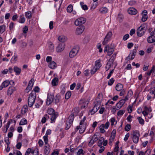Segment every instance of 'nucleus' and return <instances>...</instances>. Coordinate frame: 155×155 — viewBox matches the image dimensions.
Segmentation results:
<instances>
[{
    "mask_svg": "<svg viewBox=\"0 0 155 155\" xmlns=\"http://www.w3.org/2000/svg\"><path fill=\"white\" fill-rule=\"evenodd\" d=\"M67 38L66 37L63 35L60 36H59L58 38V40L62 42L65 41L67 40Z\"/></svg>",
    "mask_w": 155,
    "mask_h": 155,
    "instance_id": "nucleus-19",
    "label": "nucleus"
},
{
    "mask_svg": "<svg viewBox=\"0 0 155 155\" xmlns=\"http://www.w3.org/2000/svg\"><path fill=\"white\" fill-rule=\"evenodd\" d=\"M148 18V16H142L141 20L143 22L145 21Z\"/></svg>",
    "mask_w": 155,
    "mask_h": 155,
    "instance_id": "nucleus-60",
    "label": "nucleus"
},
{
    "mask_svg": "<svg viewBox=\"0 0 155 155\" xmlns=\"http://www.w3.org/2000/svg\"><path fill=\"white\" fill-rule=\"evenodd\" d=\"M128 12L129 14L135 15L137 13V11L135 8H131L129 9Z\"/></svg>",
    "mask_w": 155,
    "mask_h": 155,
    "instance_id": "nucleus-10",
    "label": "nucleus"
},
{
    "mask_svg": "<svg viewBox=\"0 0 155 155\" xmlns=\"http://www.w3.org/2000/svg\"><path fill=\"white\" fill-rule=\"evenodd\" d=\"M72 124H70L69 122L67 121L66 124L65 129L66 130L68 129L71 126Z\"/></svg>",
    "mask_w": 155,
    "mask_h": 155,
    "instance_id": "nucleus-44",
    "label": "nucleus"
},
{
    "mask_svg": "<svg viewBox=\"0 0 155 155\" xmlns=\"http://www.w3.org/2000/svg\"><path fill=\"white\" fill-rule=\"evenodd\" d=\"M50 152V149L49 148V146L48 144H47V145L45 146V148L44 150V153L46 155H48Z\"/></svg>",
    "mask_w": 155,
    "mask_h": 155,
    "instance_id": "nucleus-18",
    "label": "nucleus"
},
{
    "mask_svg": "<svg viewBox=\"0 0 155 155\" xmlns=\"http://www.w3.org/2000/svg\"><path fill=\"white\" fill-rule=\"evenodd\" d=\"M61 99V97L60 95L57 94L54 97L55 103L58 104L60 100Z\"/></svg>",
    "mask_w": 155,
    "mask_h": 155,
    "instance_id": "nucleus-33",
    "label": "nucleus"
},
{
    "mask_svg": "<svg viewBox=\"0 0 155 155\" xmlns=\"http://www.w3.org/2000/svg\"><path fill=\"white\" fill-rule=\"evenodd\" d=\"M79 112V108L76 107L74 108L71 112V115L74 116H76Z\"/></svg>",
    "mask_w": 155,
    "mask_h": 155,
    "instance_id": "nucleus-15",
    "label": "nucleus"
},
{
    "mask_svg": "<svg viewBox=\"0 0 155 155\" xmlns=\"http://www.w3.org/2000/svg\"><path fill=\"white\" fill-rule=\"evenodd\" d=\"M131 128V126L130 124H127L126 125L125 127V130L127 131H128Z\"/></svg>",
    "mask_w": 155,
    "mask_h": 155,
    "instance_id": "nucleus-50",
    "label": "nucleus"
},
{
    "mask_svg": "<svg viewBox=\"0 0 155 155\" xmlns=\"http://www.w3.org/2000/svg\"><path fill=\"white\" fill-rule=\"evenodd\" d=\"M135 56V55L133 53H132V54H131V53L129 55V56L127 58V59H131L133 60L134 58V57Z\"/></svg>",
    "mask_w": 155,
    "mask_h": 155,
    "instance_id": "nucleus-42",
    "label": "nucleus"
},
{
    "mask_svg": "<svg viewBox=\"0 0 155 155\" xmlns=\"http://www.w3.org/2000/svg\"><path fill=\"white\" fill-rule=\"evenodd\" d=\"M123 88V85L120 83L118 84L116 86V89L117 91L121 90Z\"/></svg>",
    "mask_w": 155,
    "mask_h": 155,
    "instance_id": "nucleus-22",
    "label": "nucleus"
},
{
    "mask_svg": "<svg viewBox=\"0 0 155 155\" xmlns=\"http://www.w3.org/2000/svg\"><path fill=\"white\" fill-rule=\"evenodd\" d=\"M123 16L122 14H119L118 15L117 19L119 20L120 22H121L122 21Z\"/></svg>",
    "mask_w": 155,
    "mask_h": 155,
    "instance_id": "nucleus-47",
    "label": "nucleus"
},
{
    "mask_svg": "<svg viewBox=\"0 0 155 155\" xmlns=\"http://www.w3.org/2000/svg\"><path fill=\"white\" fill-rule=\"evenodd\" d=\"M18 57L16 55L14 56L12 59H11V61L12 63L14 64L15 63L16 61H17Z\"/></svg>",
    "mask_w": 155,
    "mask_h": 155,
    "instance_id": "nucleus-30",
    "label": "nucleus"
},
{
    "mask_svg": "<svg viewBox=\"0 0 155 155\" xmlns=\"http://www.w3.org/2000/svg\"><path fill=\"white\" fill-rule=\"evenodd\" d=\"M48 66L51 68L54 69L56 67V64L54 61H51L50 63Z\"/></svg>",
    "mask_w": 155,
    "mask_h": 155,
    "instance_id": "nucleus-16",
    "label": "nucleus"
},
{
    "mask_svg": "<svg viewBox=\"0 0 155 155\" xmlns=\"http://www.w3.org/2000/svg\"><path fill=\"white\" fill-rule=\"evenodd\" d=\"M47 113L48 114L51 116L56 112H55L54 110L52 108H50L48 109Z\"/></svg>",
    "mask_w": 155,
    "mask_h": 155,
    "instance_id": "nucleus-24",
    "label": "nucleus"
},
{
    "mask_svg": "<svg viewBox=\"0 0 155 155\" xmlns=\"http://www.w3.org/2000/svg\"><path fill=\"white\" fill-rule=\"evenodd\" d=\"M114 81L113 78H112L108 81V84L109 85L111 86L114 83Z\"/></svg>",
    "mask_w": 155,
    "mask_h": 155,
    "instance_id": "nucleus-45",
    "label": "nucleus"
},
{
    "mask_svg": "<svg viewBox=\"0 0 155 155\" xmlns=\"http://www.w3.org/2000/svg\"><path fill=\"white\" fill-rule=\"evenodd\" d=\"M71 95V91H68L65 94V98L66 99H68Z\"/></svg>",
    "mask_w": 155,
    "mask_h": 155,
    "instance_id": "nucleus-40",
    "label": "nucleus"
},
{
    "mask_svg": "<svg viewBox=\"0 0 155 155\" xmlns=\"http://www.w3.org/2000/svg\"><path fill=\"white\" fill-rule=\"evenodd\" d=\"M25 16L27 18L29 19L31 18L32 16L31 12V11H28L25 12Z\"/></svg>",
    "mask_w": 155,
    "mask_h": 155,
    "instance_id": "nucleus-36",
    "label": "nucleus"
},
{
    "mask_svg": "<svg viewBox=\"0 0 155 155\" xmlns=\"http://www.w3.org/2000/svg\"><path fill=\"white\" fill-rule=\"evenodd\" d=\"M65 45L64 43L59 44L56 47V51L58 52H60L63 51Z\"/></svg>",
    "mask_w": 155,
    "mask_h": 155,
    "instance_id": "nucleus-8",
    "label": "nucleus"
},
{
    "mask_svg": "<svg viewBox=\"0 0 155 155\" xmlns=\"http://www.w3.org/2000/svg\"><path fill=\"white\" fill-rule=\"evenodd\" d=\"M31 149L30 148H28L26 151L25 153V155H28L31 153Z\"/></svg>",
    "mask_w": 155,
    "mask_h": 155,
    "instance_id": "nucleus-62",
    "label": "nucleus"
},
{
    "mask_svg": "<svg viewBox=\"0 0 155 155\" xmlns=\"http://www.w3.org/2000/svg\"><path fill=\"white\" fill-rule=\"evenodd\" d=\"M98 70L97 68L94 67L91 70V73L92 74H93Z\"/></svg>",
    "mask_w": 155,
    "mask_h": 155,
    "instance_id": "nucleus-43",
    "label": "nucleus"
},
{
    "mask_svg": "<svg viewBox=\"0 0 155 155\" xmlns=\"http://www.w3.org/2000/svg\"><path fill=\"white\" fill-rule=\"evenodd\" d=\"M28 28L27 26H25L23 29V32L24 34H26L28 31Z\"/></svg>",
    "mask_w": 155,
    "mask_h": 155,
    "instance_id": "nucleus-52",
    "label": "nucleus"
},
{
    "mask_svg": "<svg viewBox=\"0 0 155 155\" xmlns=\"http://www.w3.org/2000/svg\"><path fill=\"white\" fill-rule=\"evenodd\" d=\"M139 123L141 124H144V120L141 117H139L137 118Z\"/></svg>",
    "mask_w": 155,
    "mask_h": 155,
    "instance_id": "nucleus-46",
    "label": "nucleus"
},
{
    "mask_svg": "<svg viewBox=\"0 0 155 155\" xmlns=\"http://www.w3.org/2000/svg\"><path fill=\"white\" fill-rule=\"evenodd\" d=\"M86 21V18L81 17L76 20L74 22V24L78 26L84 24Z\"/></svg>",
    "mask_w": 155,
    "mask_h": 155,
    "instance_id": "nucleus-4",
    "label": "nucleus"
},
{
    "mask_svg": "<svg viewBox=\"0 0 155 155\" xmlns=\"http://www.w3.org/2000/svg\"><path fill=\"white\" fill-rule=\"evenodd\" d=\"M99 107H96L94 106L91 111V114H93L96 112L98 110Z\"/></svg>",
    "mask_w": 155,
    "mask_h": 155,
    "instance_id": "nucleus-26",
    "label": "nucleus"
},
{
    "mask_svg": "<svg viewBox=\"0 0 155 155\" xmlns=\"http://www.w3.org/2000/svg\"><path fill=\"white\" fill-rule=\"evenodd\" d=\"M74 116L71 114L69 117L67 121L69 122L70 124H72L74 118Z\"/></svg>",
    "mask_w": 155,
    "mask_h": 155,
    "instance_id": "nucleus-29",
    "label": "nucleus"
},
{
    "mask_svg": "<svg viewBox=\"0 0 155 155\" xmlns=\"http://www.w3.org/2000/svg\"><path fill=\"white\" fill-rule=\"evenodd\" d=\"M145 25V24H143L138 28L137 30V35L138 36L141 37L144 34V30L143 26Z\"/></svg>",
    "mask_w": 155,
    "mask_h": 155,
    "instance_id": "nucleus-5",
    "label": "nucleus"
},
{
    "mask_svg": "<svg viewBox=\"0 0 155 155\" xmlns=\"http://www.w3.org/2000/svg\"><path fill=\"white\" fill-rule=\"evenodd\" d=\"M105 125L104 124H102L99 127V129L100 130V132L104 133L105 132V131L104 130Z\"/></svg>",
    "mask_w": 155,
    "mask_h": 155,
    "instance_id": "nucleus-27",
    "label": "nucleus"
},
{
    "mask_svg": "<svg viewBox=\"0 0 155 155\" xmlns=\"http://www.w3.org/2000/svg\"><path fill=\"white\" fill-rule=\"evenodd\" d=\"M28 110V107L27 105L23 106L21 110V114H25Z\"/></svg>",
    "mask_w": 155,
    "mask_h": 155,
    "instance_id": "nucleus-17",
    "label": "nucleus"
},
{
    "mask_svg": "<svg viewBox=\"0 0 155 155\" xmlns=\"http://www.w3.org/2000/svg\"><path fill=\"white\" fill-rule=\"evenodd\" d=\"M5 25H3L0 26V33H3L5 30Z\"/></svg>",
    "mask_w": 155,
    "mask_h": 155,
    "instance_id": "nucleus-34",
    "label": "nucleus"
},
{
    "mask_svg": "<svg viewBox=\"0 0 155 155\" xmlns=\"http://www.w3.org/2000/svg\"><path fill=\"white\" fill-rule=\"evenodd\" d=\"M25 19L23 15H20V19L19 21H18L21 23H23L25 22Z\"/></svg>",
    "mask_w": 155,
    "mask_h": 155,
    "instance_id": "nucleus-35",
    "label": "nucleus"
},
{
    "mask_svg": "<svg viewBox=\"0 0 155 155\" xmlns=\"http://www.w3.org/2000/svg\"><path fill=\"white\" fill-rule=\"evenodd\" d=\"M112 35V33L111 31L109 32L106 35L105 38H107L109 39H110V37Z\"/></svg>",
    "mask_w": 155,
    "mask_h": 155,
    "instance_id": "nucleus-53",
    "label": "nucleus"
},
{
    "mask_svg": "<svg viewBox=\"0 0 155 155\" xmlns=\"http://www.w3.org/2000/svg\"><path fill=\"white\" fill-rule=\"evenodd\" d=\"M108 9L106 7H103L100 8V11L102 13H105L107 12Z\"/></svg>",
    "mask_w": 155,
    "mask_h": 155,
    "instance_id": "nucleus-37",
    "label": "nucleus"
},
{
    "mask_svg": "<svg viewBox=\"0 0 155 155\" xmlns=\"http://www.w3.org/2000/svg\"><path fill=\"white\" fill-rule=\"evenodd\" d=\"M58 113L56 112L54 113V114L50 116V119L51 120V123H52L53 122H54L55 119L58 116Z\"/></svg>",
    "mask_w": 155,
    "mask_h": 155,
    "instance_id": "nucleus-13",
    "label": "nucleus"
},
{
    "mask_svg": "<svg viewBox=\"0 0 155 155\" xmlns=\"http://www.w3.org/2000/svg\"><path fill=\"white\" fill-rule=\"evenodd\" d=\"M36 97V93L32 91L30 94L28 99V104L29 107H32L34 103Z\"/></svg>",
    "mask_w": 155,
    "mask_h": 155,
    "instance_id": "nucleus-1",
    "label": "nucleus"
},
{
    "mask_svg": "<svg viewBox=\"0 0 155 155\" xmlns=\"http://www.w3.org/2000/svg\"><path fill=\"white\" fill-rule=\"evenodd\" d=\"M10 124V122L8 121L6 125L4 127V128L3 130V131L4 133H6L7 132V130L9 127Z\"/></svg>",
    "mask_w": 155,
    "mask_h": 155,
    "instance_id": "nucleus-25",
    "label": "nucleus"
},
{
    "mask_svg": "<svg viewBox=\"0 0 155 155\" xmlns=\"http://www.w3.org/2000/svg\"><path fill=\"white\" fill-rule=\"evenodd\" d=\"M79 48L78 47H74L70 51L69 53V56L70 58H73L78 53Z\"/></svg>",
    "mask_w": 155,
    "mask_h": 155,
    "instance_id": "nucleus-3",
    "label": "nucleus"
},
{
    "mask_svg": "<svg viewBox=\"0 0 155 155\" xmlns=\"http://www.w3.org/2000/svg\"><path fill=\"white\" fill-rule=\"evenodd\" d=\"M9 83L10 82L8 81H5L2 84V86L4 87H6L8 85Z\"/></svg>",
    "mask_w": 155,
    "mask_h": 155,
    "instance_id": "nucleus-38",
    "label": "nucleus"
},
{
    "mask_svg": "<svg viewBox=\"0 0 155 155\" xmlns=\"http://www.w3.org/2000/svg\"><path fill=\"white\" fill-rule=\"evenodd\" d=\"M86 124H84L83 125L78 126L75 129V131H77L80 129L79 133L80 134L83 133L86 128Z\"/></svg>",
    "mask_w": 155,
    "mask_h": 155,
    "instance_id": "nucleus-6",
    "label": "nucleus"
},
{
    "mask_svg": "<svg viewBox=\"0 0 155 155\" xmlns=\"http://www.w3.org/2000/svg\"><path fill=\"white\" fill-rule=\"evenodd\" d=\"M95 141L93 140V139H91L88 145L89 146H91L95 142Z\"/></svg>",
    "mask_w": 155,
    "mask_h": 155,
    "instance_id": "nucleus-63",
    "label": "nucleus"
},
{
    "mask_svg": "<svg viewBox=\"0 0 155 155\" xmlns=\"http://www.w3.org/2000/svg\"><path fill=\"white\" fill-rule=\"evenodd\" d=\"M43 138L45 143L46 144H48V136L45 135L43 137Z\"/></svg>",
    "mask_w": 155,
    "mask_h": 155,
    "instance_id": "nucleus-48",
    "label": "nucleus"
},
{
    "mask_svg": "<svg viewBox=\"0 0 155 155\" xmlns=\"http://www.w3.org/2000/svg\"><path fill=\"white\" fill-rule=\"evenodd\" d=\"M104 138L103 137H101L100 138L98 142V146L99 147L102 146V144L103 143V142L104 141Z\"/></svg>",
    "mask_w": 155,
    "mask_h": 155,
    "instance_id": "nucleus-31",
    "label": "nucleus"
},
{
    "mask_svg": "<svg viewBox=\"0 0 155 155\" xmlns=\"http://www.w3.org/2000/svg\"><path fill=\"white\" fill-rule=\"evenodd\" d=\"M131 135L132 136L133 142L135 143H137L138 142L140 136L139 131L136 130L134 131Z\"/></svg>",
    "mask_w": 155,
    "mask_h": 155,
    "instance_id": "nucleus-2",
    "label": "nucleus"
},
{
    "mask_svg": "<svg viewBox=\"0 0 155 155\" xmlns=\"http://www.w3.org/2000/svg\"><path fill=\"white\" fill-rule=\"evenodd\" d=\"M27 120L25 118H23L22 119L19 123L20 125H23L26 124L27 123Z\"/></svg>",
    "mask_w": 155,
    "mask_h": 155,
    "instance_id": "nucleus-32",
    "label": "nucleus"
},
{
    "mask_svg": "<svg viewBox=\"0 0 155 155\" xmlns=\"http://www.w3.org/2000/svg\"><path fill=\"white\" fill-rule=\"evenodd\" d=\"M59 150H55L54 152L51 154V155H58L59 154Z\"/></svg>",
    "mask_w": 155,
    "mask_h": 155,
    "instance_id": "nucleus-61",
    "label": "nucleus"
},
{
    "mask_svg": "<svg viewBox=\"0 0 155 155\" xmlns=\"http://www.w3.org/2000/svg\"><path fill=\"white\" fill-rule=\"evenodd\" d=\"M95 67L97 68L98 70L99 68L101 67V63L100 60H97L95 62Z\"/></svg>",
    "mask_w": 155,
    "mask_h": 155,
    "instance_id": "nucleus-21",
    "label": "nucleus"
},
{
    "mask_svg": "<svg viewBox=\"0 0 155 155\" xmlns=\"http://www.w3.org/2000/svg\"><path fill=\"white\" fill-rule=\"evenodd\" d=\"M18 17L17 14L15 15L12 17V19L13 21H15L17 20Z\"/></svg>",
    "mask_w": 155,
    "mask_h": 155,
    "instance_id": "nucleus-55",
    "label": "nucleus"
},
{
    "mask_svg": "<svg viewBox=\"0 0 155 155\" xmlns=\"http://www.w3.org/2000/svg\"><path fill=\"white\" fill-rule=\"evenodd\" d=\"M84 29V28L83 26H79L76 29V34L77 35L81 34L83 32Z\"/></svg>",
    "mask_w": 155,
    "mask_h": 155,
    "instance_id": "nucleus-9",
    "label": "nucleus"
},
{
    "mask_svg": "<svg viewBox=\"0 0 155 155\" xmlns=\"http://www.w3.org/2000/svg\"><path fill=\"white\" fill-rule=\"evenodd\" d=\"M54 100V96L53 94H48V97L47 99V104L49 105Z\"/></svg>",
    "mask_w": 155,
    "mask_h": 155,
    "instance_id": "nucleus-7",
    "label": "nucleus"
},
{
    "mask_svg": "<svg viewBox=\"0 0 155 155\" xmlns=\"http://www.w3.org/2000/svg\"><path fill=\"white\" fill-rule=\"evenodd\" d=\"M54 45L51 42L50 43V44L49 46V48L50 50L52 51L54 49Z\"/></svg>",
    "mask_w": 155,
    "mask_h": 155,
    "instance_id": "nucleus-56",
    "label": "nucleus"
},
{
    "mask_svg": "<svg viewBox=\"0 0 155 155\" xmlns=\"http://www.w3.org/2000/svg\"><path fill=\"white\" fill-rule=\"evenodd\" d=\"M130 136V134L129 133H127L125 136V137L124 139V140L125 141H126L128 139Z\"/></svg>",
    "mask_w": 155,
    "mask_h": 155,
    "instance_id": "nucleus-57",
    "label": "nucleus"
},
{
    "mask_svg": "<svg viewBox=\"0 0 155 155\" xmlns=\"http://www.w3.org/2000/svg\"><path fill=\"white\" fill-rule=\"evenodd\" d=\"M125 110H120L117 113L118 115H122L125 112Z\"/></svg>",
    "mask_w": 155,
    "mask_h": 155,
    "instance_id": "nucleus-51",
    "label": "nucleus"
},
{
    "mask_svg": "<svg viewBox=\"0 0 155 155\" xmlns=\"http://www.w3.org/2000/svg\"><path fill=\"white\" fill-rule=\"evenodd\" d=\"M14 71L16 73V74L18 75L20 73L21 69L17 67H15L14 68Z\"/></svg>",
    "mask_w": 155,
    "mask_h": 155,
    "instance_id": "nucleus-23",
    "label": "nucleus"
},
{
    "mask_svg": "<svg viewBox=\"0 0 155 155\" xmlns=\"http://www.w3.org/2000/svg\"><path fill=\"white\" fill-rule=\"evenodd\" d=\"M58 79L57 78H55L52 81L51 84L53 86H56L58 83Z\"/></svg>",
    "mask_w": 155,
    "mask_h": 155,
    "instance_id": "nucleus-20",
    "label": "nucleus"
},
{
    "mask_svg": "<svg viewBox=\"0 0 155 155\" xmlns=\"http://www.w3.org/2000/svg\"><path fill=\"white\" fill-rule=\"evenodd\" d=\"M52 60V57L51 56H48L47 57L46 59V61L47 62H51Z\"/></svg>",
    "mask_w": 155,
    "mask_h": 155,
    "instance_id": "nucleus-64",
    "label": "nucleus"
},
{
    "mask_svg": "<svg viewBox=\"0 0 155 155\" xmlns=\"http://www.w3.org/2000/svg\"><path fill=\"white\" fill-rule=\"evenodd\" d=\"M80 4L82 8L84 10H87L88 9V7L86 5H84V3L83 2H81Z\"/></svg>",
    "mask_w": 155,
    "mask_h": 155,
    "instance_id": "nucleus-28",
    "label": "nucleus"
},
{
    "mask_svg": "<svg viewBox=\"0 0 155 155\" xmlns=\"http://www.w3.org/2000/svg\"><path fill=\"white\" fill-rule=\"evenodd\" d=\"M147 41L149 43H153V44L155 45V37L154 36H150L147 39Z\"/></svg>",
    "mask_w": 155,
    "mask_h": 155,
    "instance_id": "nucleus-12",
    "label": "nucleus"
},
{
    "mask_svg": "<svg viewBox=\"0 0 155 155\" xmlns=\"http://www.w3.org/2000/svg\"><path fill=\"white\" fill-rule=\"evenodd\" d=\"M125 103V101L124 100H120L116 104V107L117 109L120 108Z\"/></svg>",
    "mask_w": 155,
    "mask_h": 155,
    "instance_id": "nucleus-11",
    "label": "nucleus"
},
{
    "mask_svg": "<svg viewBox=\"0 0 155 155\" xmlns=\"http://www.w3.org/2000/svg\"><path fill=\"white\" fill-rule=\"evenodd\" d=\"M15 90V88L14 87L11 86L9 87L7 91V94L11 95Z\"/></svg>",
    "mask_w": 155,
    "mask_h": 155,
    "instance_id": "nucleus-14",
    "label": "nucleus"
},
{
    "mask_svg": "<svg viewBox=\"0 0 155 155\" xmlns=\"http://www.w3.org/2000/svg\"><path fill=\"white\" fill-rule=\"evenodd\" d=\"M38 144L40 147H41L43 145L44 143L41 139H39L38 142Z\"/></svg>",
    "mask_w": 155,
    "mask_h": 155,
    "instance_id": "nucleus-58",
    "label": "nucleus"
},
{
    "mask_svg": "<svg viewBox=\"0 0 155 155\" xmlns=\"http://www.w3.org/2000/svg\"><path fill=\"white\" fill-rule=\"evenodd\" d=\"M129 35L128 34H126L125 35H124L123 38V39L124 41H126L129 38Z\"/></svg>",
    "mask_w": 155,
    "mask_h": 155,
    "instance_id": "nucleus-59",
    "label": "nucleus"
},
{
    "mask_svg": "<svg viewBox=\"0 0 155 155\" xmlns=\"http://www.w3.org/2000/svg\"><path fill=\"white\" fill-rule=\"evenodd\" d=\"M73 7L71 5H69L67 8V10L68 12L70 13L73 10Z\"/></svg>",
    "mask_w": 155,
    "mask_h": 155,
    "instance_id": "nucleus-41",
    "label": "nucleus"
},
{
    "mask_svg": "<svg viewBox=\"0 0 155 155\" xmlns=\"http://www.w3.org/2000/svg\"><path fill=\"white\" fill-rule=\"evenodd\" d=\"M109 39L105 38L104 41H103L102 44L104 45H105L108 42V40Z\"/></svg>",
    "mask_w": 155,
    "mask_h": 155,
    "instance_id": "nucleus-54",
    "label": "nucleus"
},
{
    "mask_svg": "<svg viewBox=\"0 0 155 155\" xmlns=\"http://www.w3.org/2000/svg\"><path fill=\"white\" fill-rule=\"evenodd\" d=\"M138 46L137 45H135L134 47V49H133V53L134 54H136L137 51L138 49Z\"/></svg>",
    "mask_w": 155,
    "mask_h": 155,
    "instance_id": "nucleus-49",
    "label": "nucleus"
},
{
    "mask_svg": "<svg viewBox=\"0 0 155 155\" xmlns=\"http://www.w3.org/2000/svg\"><path fill=\"white\" fill-rule=\"evenodd\" d=\"M114 51V50L113 48H109L108 49V51L107 52L108 55H111L113 53Z\"/></svg>",
    "mask_w": 155,
    "mask_h": 155,
    "instance_id": "nucleus-39",
    "label": "nucleus"
}]
</instances>
